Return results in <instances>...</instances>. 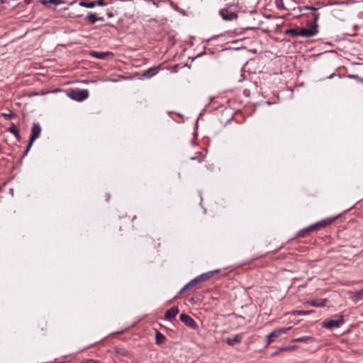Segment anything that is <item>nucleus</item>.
<instances>
[{
  "mask_svg": "<svg viewBox=\"0 0 363 363\" xmlns=\"http://www.w3.org/2000/svg\"><path fill=\"white\" fill-rule=\"evenodd\" d=\"M337 216L329 217L323 219L315 223L311 224V225L306 227L296 233L297 238H305L310 235L311 233L318 232L322 229L327 228L336 219Z\"/></svg>",
  "mask_w": 363,
  "mask_h": 363,
  "instance_id": "1",
  "label": "nucleus"
},
{
  "mask_svg": "<svg viewBox=\"0 0 363 363\" xmlns=\"http://www.w3.org/2000/svg\"><path fill=\"white\" fill-rule=\"evenodd\" d=\"M318 32V24L312 25L311 28H296L287 30L286 34L290 35L292 37L302 36V37H312Z\"/></svg>",
  "mask_w": 363,
  "mask_h": 363,
  "instance_id": "2",
  "label": "nucleus"
},
{
  "mask_svg": "<svg viewBox=\"0 0 363 363\" xmlns=\"http://www.w3.org/2000/svg\"><path fill=\"white\" fill-rule=\"evenodd\" d=\"M41 130H42V129H41V127L39 123H35L33 124V127L31 128V134H30V138H29V142H28L27 147L23 153V156H26L28 153L33 143L40 135Z\"/></svg>",
  "mask_w": 363,
  "mask_h": 363,
  "instance_id": "3",
  "label": "nucleus"
},
{
  "mask_svg": "<svg viewBox=\"0 0 363 363\" xmlns=\"http://www.w3.org/2000/svg\"><path fill=\"white\" fill-rule=\"evenodd\" d=\"M68 96L77 101H82L88 98L89 91L87 89H73L71 90Z\"/></svg>",
  "mask_w": 363,
  "mask_h": 363,
  "instance_id": "4",
  "label": "nucleus"
},
{
  "mask_svg": "<svg viewBox=\"0 0 363 363\" xmlns=\"http://www.w3.org/2000/svg\"><path fill=\"white\" fill-rule=\"evenodd\" d=\"M219 14L223 20L228 21L238 18V15L237 13L229 11L228 8H223L219 11Z\"/></svg>",
  "mask_w": 363,
  "mask_h": 363,
  "instance_id": "5",
  "label": "nucleus"
},
{
  "mask_svg": "<svg viewBox=\"0 0 363 363\" xmlns=\"http://www.w3.org/2000/svg\"><path fill=\"white\" fill-rule=\"evenodd\" d=\"M343 323V316L341 315L337 320H329L323 322L322 325L325 328H339Z\"/></svg>",
  "mask_w": 363,
  "mask_h": 363,
  "instance_id": "6",
  "label": "nucleus"
},
{
  "mask_svg": "<svg viewBox=\"0 0 363 363\" xmlns=\"http://www.w3.org/2000/svg\"><path fill=\"white\" fill-rule=\"evenodd\" d=\"M180 320L184 323L186 326L192 328V329H196L198 328V325L196 323L194 320L193 318H191L189 315L182 313L180 315Z\"/></svg>",
  "mask_w": 363,
  "mask_h": 363,
  "instance_id": "7",
  "label": "nucleus"
},
{
  "mask_svg": "<svg viewBox=\"0 0 363 363\" xmlns=\"http://www.w3.org/2000/svg\"><path fill=\"white\" fill-rule=\"evenodd\" d=\"M220 272V269H216L213 271H210L206 273H203L198 277H196V279L198 280L199 283L201 284L205 281L211 279L214 274L216 273H218Z\"/></svg>",
  "mask_w": 363,
  "mask_h": 363,
  "instance_id": "8",
  "label": "nucleus"
},
{
  "mask_svg": "<svg viewBox=\"0 0 363 363\" xmlns=\"http://www.w3.org/2000/svg\"><path fill=\"white\" fill-rule=\"evenodd\" d=\"M291 329V327H288L274 330L271 333H269V337H272L273 340H274L275 338L279 337L281 335L286 333Z\"/></svg>",
  "mask_w": 363,
  "mask_h": 363,
  "instance_id": "9",
  "label": "nucleus"
},
{
  "mask_svg": "<svg viewBox=\"0 0 363 363\" xmlns=\"http://www.w3.org/2000/svg\"><path fill=\"white\" fill-rule=\"evenodd\" d=\"M242 339V335L241 334H237L233 337H228L225 340V342L230 346H233L235 345L239 344Z\"/></svg>",
  "mask_w": 363,
  "mask_h": 363,
  "instance_id": "10",
  "label": "nucleus"
},
{
  "mask_svg": "<svg viewBox=\"0 0 363 363\" xmlns=\"http://www.w3.org/2000/svg\"><path fill=\"white\" fill-rule=\"evenodd\" d=\"M90 55L98 59H106L109 56H113V54L111 52H96L91 51Z\"/></svg>",
  "mask_w": 363,
  "mask_h": 363,
  "instance_id": "11",
  "label": "nucleus"
},
{
  "mask_svg": "<svg viewBox=\"0 0 363 363\" xmlns=\"http://www.w3.org/2000/svg\"><path fill=\"white\" fill-rule=\"evenodd\" d=\"M179 313V309L177 307L174 306L170 309L167 310L165 313L164 318L167 320H171L174 317H175Z\"/></svg>",
  "mask_w": 363,
  "mask_h": 363,
  "instance_id": "12",
  "label": "nucleus"
},
{
  "mask_svg": "<svg viewBox=\"0 0 363 363\" xmlns=\"http://www.w3.org/2000/svg\"><path fill=\"white\" fill-rule=\"evenodd\" d=\"M158 72V68L157 67H150L146 71H145L143 74V76L145 78H151L156 75Z\"/></svg>",
  "mask_w": 363,
  "mask_h": 363,
  "instance_id": "13",
  "label": "nucleus"
},
{
  "mask_svg": "<svg viewBox=\"0 0 363 363\" xmlns=\"http://www.w3.org/2000/svg\"><path fill=\"white\" fill-rule=\"evenodd\" d=\"M327 299H314L308 302V304L315 307H322L325 305Z\"/></svg>",
  "mask_w": 363,
  "mask_h": 363,
  "instance_id": "14",
  "label": "nucleus"
},
{
  "mask_svg": "<svg viewBox=\"0 0 363 363\" xmlns=\"http://www.w3.org/2000/svg\"><path fill=\"white\" fill-rule=\"evenodd\" d=\"M37 329L40 335H45L48 330V324L45 321H40L38 323Z\"/></svg>",
  "mask_w": 363,
  "mask_h": 363,
  "instance_id": "15",
  "label": "nucleus"
},
{
  "mask_svg": "<svg viewBox=\"0 0 363 363\" xmlns=\"http://www.w3.org/2000/svg\"><path fill=\"white\" fill-rule=\"evenodd\" d=\"M9 131L15 135L17 140H21V138L19 134L18 129L13 123H11V125L9 126Z\"/></svg>",
  "mask_w": 363,
  "mask_h": 363,
  "instance_id": "16",
  "label": "nucleus"
},
{
  "mask_svg": "<svg viewBox=\"0 0 363 363\" xmlns=\"http://www.w3.org/2000/svg\"><path fill=\"white\" fill-rule=\"evenodd\" d=\"M199 281L196 279V278H194V279L191 280L189 283H187L181 290V292H184L186 290L191 289L196 286L197 284H199Z\"/></svg>",
  "mask_w": 363,
  "mask_h": 363,
  "instance_id": "17",
  "label": "nucleus"
},
{
  "mask_svg": "<svg viewBox=\"0 0 363 363\" xmlns=\"http://www.w3.org/2000/svg\"><path fill=\"white\" fill-rule=\"evenodd\" d=\"M314 340L311 336H303L301 337L293 339L291 340V342H304V343H308L310 342H313Z\"/></svg>",
  "mask_w": 363,
  "mask_h": 363,
  "instance_id": "18",
  "label": "nucleus"
},
{
  "mask_svg": "<svg viewBox=\"0 0 363 363\" xmlns=\"http://www.w3.org/2000/svg\"><path fill=\"white\" fill-rule=\"evenodd\" d=\"M297 347H298V346H296V345L280 347L278 350V351L274 352L272 355L273 356L277 355L279 352H281L294 351V350H296Z\"/></svg>",
  "mask_w": 363,
  "mask_h": 363,
  "instance_id": "19",
  "label": "nucleus"
},
{
  "mask_svg": "<svg viewBox=\"0 0 363 363\" xmlns=\"http://www.w3.org/2000/svg\"><path fill=\"white\" fill-rule=\"evenodd\" d=\"M115 352L119 357H127L129 355V352L123 347H116Z\"/></svg>",
  "mask_w": 363,
  "mask_h": 363,
  "instance_id": "20",
  "label": "nucleus"
},
{
  "mask_svg": "<svg viewBox=\"0 0 363 363\" xmlns=\"http://www.w3.org/2000/svg\"><path fill=\"white\" fill-rule=\"evenodd\" d=\"M85 20L90 24H94L97 21V16L94 13H90L86 16Z\"/></svg>",
  "mask_w": 363,
  "mask_h": 363,
  "instance_id": "21",
  "label": "nucleus"
},
{
  "mask_svg": "<svg viewBox=\"0 0 363 363\" xmlns=\"http://www.w3.org/2000/svg\"><path fill=\"white\" fill-rule=\"evenodd\" d=\"M79 5L82 7H84V8H89V9H91V8H94L96 6V4H94V1H90V2H86L84 1H81L79 3Z\"/></svg>",
  "mask_w": 363,
  "mask_h": 363,
  "instance_id": "22",
  "label": "nucleus"
},
{
  "mask_svg": "<svg viewBox=\"0 0 363 363\" xmlns=\"http://www.w3.org/2000/svg\"><path fill=\"white\" fill-rule=\"evenodd\" d=\"M155 338H156V343L158 345L163 343L165 340L164 335L159 332H157L156 333Z\"/></svg>",
  "mask_w": 363,
  "mask_h": 363,
  "instance_id": "23",
  "label": "nucleus"
},
{
  "mask_svg": "<svg viewBox=\"0 0 363 363\" xmlns=\"http://www.w3.org/2000/svg\"><path fill=\"white\" fill-rule=\"evenodd\" d=\"M1 116L6 119V120H9L11 118H12L15 115L14 113L12 112V111H10V113H1Z\"/></svg>",
  "mask_w": 363,
  "mask_h": 363,
  "instance_id": "24",
  "label": "nucleus"
},
{
  "mask_svg": "<svg viewBox=\"0 0 363 363\" xmlns=\"http://www.w3.org/2000/svg\"><path fill=\"white\" fill-rule=\"evenodd\" d=\"M311 311H296L294 312V315H307L311 313Z\"/></svg>",
  "mask_w": 363,
  "mask_h": 363,
  "instance_id": "25",
  "label": "nucleus"
},
{
  "mask_svg": "<svg viewBox=\"0 0 363 363\" xmlns=\"http://www.w3.org/2000/svg\"><path fill=\"white\" fill-rule=\"evenodd\" d=\"M276 6L279 9H283L284 8L283 0H275Z\"/></svg>",
  "mask_w": 363,
  "mask_h": 363,
  "instance_id": "26",
  "label": "nucleus"
},
{
  "mask_svg": "<svg viewBox=\"0 0 363 363\" xmlns=\"http://www.w3.org/2000/svg\"><path fill=\"white\" fill-rule=\"evenodd\" d=\"M48 2H49V4L58 5V4H64L65 1L64 0H48Z\"/></svg>",
  "mask_w": 363,
  "mask_h": 363,
  "instance_id": "27",
  "label": "nucleus"
},
{
  "mask_svg": "<svg viewBox=\"0 0 363 363\" xmlns=\"http://www.w3.org/2000/svg\"><path fill=\"white\" fill-rule=\"evenodd\" d=\"M94 1V4H96V6H104L106 5V3L104 1V0H97Z\"/></svg>",
  "mask_w": 363,
  "mask_h": 363,
  "instance_id": "28",
  "label": "nucleus"
},
{
  "mask_svg": "<svg viewBox=\"0 0 363 363\" xmlns=\"http://www.w3.org/2000/svg\"><path fill=\"white\" fill-rule=\"evenodd\" d=\"M313 21H314V24L313 25L317 24V21H318V20L319 18V14L317 13H313Z\"/></svg>",
  "mask_w": 363,
  "mask_h": 363,
  "instance_id": "29",
  "label": "nucleus"
},
{
  "mask_svg": "<svg viewBox=\"0 0 363 363\" xmlns=\"http://www.w3.org/2000/svg\"><path fill=\"white\" fill-rule=\"evenodd\" d=\"M274 341L272 337H269V334L267 336V345H269Z\"/></svg>",
  "mask_w": 363,
  "mask_h": 363,
  "instance_id": "30",
  "label": "nucleus"
},
{
  "mask_svg": "<svg viewBox=\"0 0 363 363\" xmlns=\"http://www.w3.org/2000/svg\"><path fill=\"white\" fill-rule=\"evenodd\" d=\"M357 295L359 298H363V289L362 291L357 292Z\"/></svg>",
  "mask_w": 363,
  "mask_h": 363,
  "instance_id": "31",
  "label": "nucleus"
},
{
  "mask_svg": "<svg viewBox=\"0 0 363 363\" xmlns=\"http://www.w3.org/2000/svg\"><path fill=\"white\" fill-rule=\"evenodd\" d=\"M348 77L350 79H359V78L358 77V75H356V74H349Z\"/></svg>",
  "mask_w": 363,
  "mask_h": 363,
  "instance_id": "32",
  "label": "nucleus"
},
{
  "mask_svg": "<svg viewBox=\"0 0 363 363\" xmlns=\"http://www.w3.org/2000/svg\"><path fill=\"white\" fill-rule=\"evenodd\" d=\"M340 3L339 1H329L328 3V5H335V4H340Z\"/></svg>",
  "mask_w": 363,
  "mask_h": 363,
  "instance_id": "33",
  "label": "nucleus"
},
{
  "mask_svg": "<svg viewBox=\"0 0 363 363\" xmlns=\"http://www.w3.org/2000/svg\"><path fill=\"white\" fill-rule=\"evenodd\" d=\"M40 2L43 5H47L49 4V2H48V0H41Z\"/></svg>",
  "mask_w": 363,
  "mask_h": 363,
  "instance_id": "34",
  "label": "nucleus"
},
{
  "mask_svg": "<svg viewBox=\"0 0 363 363\" xmlns=\"http://www.w3.org/2000/svg\"><path fill=\"white\" fill-rule=\"evenodd\" d=\"M106 15H107V16H108V18H112V17L113 16V13L112 12H111V11H110V12H108V13H106Z\"/></svg>",
  "mask_w": 363,
  "mask_h": 363,
  "instance_id": "35",
  "label": "nucleus"
},
{
  "mask_svg": "<svg viewBox=\"0 0 363 363\" xmlns=\"http://www.w3.org/2000/svg\"><path fill=\"white\" fill-rule=\"evenodd\" d=\"M104 21V18L103 16L98 17L97 16V21Z\"/></svg>",
  "mask_w": 363,
  "mask_h": 363,
  "instance_id": "36",
  "label": "nucleus"
},
{
  "mask_svg": "<svg viewBox=\"0 0 363 363\" xmlns=\"http://www.w3.org/2000/svg\"><path fill=\"white\" fill-rule=\"evenodd\" d=\"M309 10H311V11H316L318 9L317 8H315L313 6H309Z\"/></svg>",
  "mask_w": 363,
  "mask_h": 363,
  "instance_id": "37",
  "label": "nucleus"
},
{
  "mask_svg": "<svg viewBox=\"0 0 363 363\" xmlns=\"http://www.w3.org/2000/svg\"><path fill=\"white\" fill-rule=\"evenodd\" d=\"M31 1H32V0H24V1H25L27 4H30V3L31 2Z\"/></svg>",
  "mask_w": 363,
  "mask_h": 363,
  "instance_id": "38",
  "label": "nucleus"
},
{
  "mask_svg": "<svg viewBox=\"0 0 363 363\" xmlns=\"http://www.w3.org/2000/svg\"><path fill=\"white\" fill-rule=\"evenodd\" d=\"M303 9H306V10H309L310 8H309L308 6H306L303 7Z\"/></svg>",
  "mask_w": 363,
  "mask_h": 363,
  "instance_id": "39",
  "label": "nucleus"
}]
</instances>
